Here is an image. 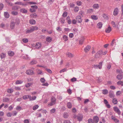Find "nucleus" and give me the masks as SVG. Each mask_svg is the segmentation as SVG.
Here are the masks:
<instances>
[{"instance_id": "24", "label": "nucleus", "mask_w": 123, "mask_h": 123, "mask_svg": "<svg viewBox=\"0 0 123 123\" xmlns=\"http://www.w3.org/2000/svg\"><path fill=\"white\" fill-rule=\"evenodd\" d=\"M46 40L48 42L50 43L52 41V39L51 37H48L46 38Z\"/></svg>"}, {"instance_id": "37", "label": "nucleus", "mask_w": 123, "mask_h": 123, "mask_svg": "<svg viewBox=\"0 0 123 123\" xmlns=\"http://www.w3.org/2000/svg\"><path fill=\"white\" fill-rule=\"evenodd\" d=\"M79 14L80 15V16L81 15L82 16H83L84 15V12L82 11H80L79 12Z\"/></svg>"}, {"instance_id": "38", "label": "nucleus", "mask_w": 123, "mask_h": 123, "mask_svg": "<svg viewBox=\"0 0 123 123\" xmlns=\"http://www.w3.org/2000/svg\"><path fill=\"white\" fill-rule=\"evenodd\" d=\"M93 67L95 68H99V69H100L101 68L100 67V65H94Z\"/></svg>"}, {"instance_id": "12", "label": "nucleus", "mask_w": 123, "mask_h": 123, "mask_svg": "<svg viewBox=\"0 0 123 123\" xmlns=\"http://www.w3.org/2000/svg\"><path fill=\"white\" fill-rule=\"evenodd\" d=\"M123 77V74H118L117 76V78L119 80H122Z\"/></svg>"}, {"instance_id": "47", "label": "nucleus", "mask_w": 123, "mask_h": 123, "mask_svg": "<svg viewBox=\"0 0 123 123\" xmlns=\"http://www.w3.org/2000/svg\"><path fill=\"white\" fill-rule=\"evenodd\" d=\"M37 73L38 74H41L42 73V71L39 69H37Z\"/></svg>"}, {"instance_id": "16", "label": "nucleus", "mask_w": 123, "mask_h": 123, "mask_svg": "<svg viewBox=\"0 0 123 123\" xmlns=\"http://www.w3.org/2000/svg\"><path fill=\"white\" fill-rule=\"evenodd\" d=\"M118 13V9L116 8H115L114 11L113 12V15L114 16H116L117 15Z\"/></svg>"}, {"instance_id": "21", "label": "nucleus", "mask_w": 123, "mask_h": 123, "mask_svg": "<svg viewBox=\"0 0 123 123\" xmlns=\"http://www.w3.org/2000/svg\"><path fill=\"white\" fill-rule=\"evenodd\" d=\"M67 56H68V57L69 58L72 57H73L74 56L73 54L69 52H68L67 54Z\"/></svg>"}, {"instance_id": "2", "label": "nucleus", "mask_w": 123, "mask_h": 123, "mask_svg": "<svg viewBox=\"0 0 123 123\" xmlns=\"http://www.w3.org/2000/svg\"><path fill=\"white\" fill-rule=\"evenodd\" d=\"M93 120L91 118L89 119L88 120V123H97L99 121V118L97 116H95L93 117Z\"/></svg>"}, {"instance_id": "13", "label": "nucleus", "mask_w": 123, "mask_h": 123, "mask_svg": "<svg viewBox=\"0 0 123 123\" xmlns=\"http://www.w3.org/2000/svg\"><path fill=\"white\" fill-rule=\"evenodd\" d=\"M85 40L84 38L83 37H81L79 40V44H82Z\"/></svg>"}, {"instance_id": "48", "label": "nucleus", "mask_w": 123, "mask_h": 123, "mask_svg": "<svg viewBox=\"0 0 123 123\" xmlns=\"http://www.w3.org/2000/svg\"><path fill=\"white\" fill-rule=\"evenodd\" d=\"M55 99L54 97H52L51 99V102L54 103V104H55Z\"/></svg>"}, {"instance_id": "64", "label": "nucleus", "mask_w": 123, "mask_h": 123, "mask_svg": "<svg viewBox=\"0 0 123 123\" xmlns=\"http://www.w3.org/2000/svg\"><path fill=\"white\" fill-rule=\"evenodd\" d=\"M64 123H71L70 121L68 120H66L64 121Z\"/></svg>"}, {"instance_id": "34", "label": "nucleus", "mask_w": 123, "mask_h": 123, "mask_svg": "<svg viewBox=\"0 0 123 123\" xmlns=\"http://www.w3.org/2000/svg\"><path fill=\"white\" fill-rule=\"evenodd\" d=\"M31 17L33 18H36L37 16V15L36 13H32L30 15Z\"/></svg>"}, {"instance_id": "54", "label": "nucleus", "mask_w": 123, "mask_h": 123, "mask_svg": "<svg viewBox=\"0 0 123 123\" xmlns=\"http://www.w3.org/2000/svg\"><path fill=\"white\" fill-rule=\"evenodd\" d=\"M74 10L75 12H77L79 10V8L78 7L76 6Z\"/></svg>"}, {"instance_id": "43", "label": "nucleus", "mask_w": 123, "mask_h": 123, "mask_svg": "<svg viewBox=\"0 0 123 123\" xmlns=\"http://www.w3.org/2000/svg\"><path fill=\"white\" fill-rule=\"evenodd\" d=\"M93 12V10L92 9H88L87 11V12L88 13H92Z\"/></svg>"}, {"instance_id": "6", "label": "nucleus", "mask_w": 123, "mask_h": 123, "mask_svg": "<svg viewBox=\"0 0 123 123\" xmlns=\"http://www.w3.org/2000/svg\"><path fill=\"white\" fill-rule=\"evenodd\" d=\"M77 20V21L78 23H81L82 21V19L80 16H78L75 18Z\"/></svg>"}, {"instance_id": "46", "label": "nucleus", "mask_w": 123, "mask_h": 123, "mask_svg": "<svg viewBox=\"0 0 123 123\" xmlns=\"http://www.w3.org/2000/svg\"><path fill=\"white\" fill-rule=\"evenodd\" d=\"M22 41L25 43H26L28 42V40L27 38H23L22 39Z\"/></svg>"}, {"instance_id": "4", "label": "nucleus", "mask_w": 123, "mask_h": 123, "mask_svg": "<svg viewBox=\"0 0 123 123\" xmlns=\"http://www.w3.org/2000/svg\"><path fill=\"white\" fill-rule=\"evenodd\" d=\"M26 73L28 75H32L34 74L35 73L32 70L29 69L26 71Z\"/></svg>"}, {"instance_id": "40", "label": "nucleus", "mask_w": 123, "mask_h": 123, "mask_svg": "<svg viewBox=\"0 0 123 123\" xmlns=\"http://www.w3.org/2000/svg\"><path fill=\"white\" fill-rule=\"evenodd\" d=\"M36 96H34L33 97H31L30 95V97H29L30 100H35L36 98Z\"/></svg>"}, {"instance_id": "35", "label": "nucleus", "mask_w": 123, "mask_h": 123, "mask_svg": "<svg viewBox=\"0 0 123 123\" xmlns=\"http://www.w3.org/2000/svg\"><path fill=\"white\" fill-rule=\"evenodd\" d=\"M91 18L92 19L95 20H97L98 19L97 17L95 15H92Z\"/></svg>"}, {"instance_id": "61", "label": "nucleus", "mask_w": 123, "mask_h": 123, "mask_svg": "<svg viewBox=\"0 0 123 123\" xmlns=\"http://www.w3.org/2000/svg\"><path fill=\"white\" fill-rule=\"evenodd\" d=\"M55 104H54V103H53L52 102H51L50 103L48 104V105L49 106H50L53 105Z\"/></svg>"}, {"instance_id": "15", "label": "nucleus", "mask_w": 123, "mask_h": 123, "mask_svg": "<svg viewBox=\"0 0 123 123\" xmlns=\"http://www.w3.org/2000/svg\"><path fill=\"white\" fill-rule=\"evenodd\" d=\"M67 107L69 109H70L72 107V105L71 103L70 102H68L67 103Z\"/></svg>"}, {"instance_id": "27", "label": "nucleus", "mask_w": 123, "mask_h": 123, "mask_svg": "<svg viewBox=\"0 0 123 123\" xmlns=\"http://www.w3.org/2000/svg\"><path fill=\"white\" fill-rule=\"evenodd\" d=\"M102 26V24L101 22H99L97 24V27L99 28H101Z\"/></svg>"}, {"instance_id": "18", "label": "nucleus", "mask_w": 123, "mask_h": 123, "mask_svg": "<svg viewBox=\"0 0 123 123\" xmlns=\"http://www.w3.org/2000/svg\"><path fill=\"white\" fill-rule=\"evenodd\" d=\"M20 12L23 13H27V11L25 9L22 8L20 9Z\"/></svg>"}, {"instance_id": "60", "label": "nucleus", "mask_w": 123, "mask_h": 123, "mask_svg": "<svg viewBox=\"0 0 123 123\" xmlns=\"http://www.w3.org/2000/svg\"><path fill=\"white\" fill-rule=\"evenodd\" d=\"M55 111V108L52 109L51 110L50 112L51 113H53Z\"/></svg>"}, {"instance_id": "3", "label": "nucleus", "mask_w": 123, "mask_h": 123, "mask_svg": "<svg viewBox=\"0 0 123 123\" xmlns=\"http://www.w3.org/2000/svg\"><path fill=\"white\" fill-rule=\"evenodd\" d=\"M31 8L30 9V11L31 12H35L36 10L38 8V7L37 6H31Z\"/></svg>"}, {"instance_id": "8", "label": "nucleus", "mask_w": 123, "mask_h": 123, "mask_svg": "<svg viewBox=\"0 0 123 123\" xmlns=\"http://www.w3.org/2000/svg\"><path fill=\"white\" fill-rule=\"evenodd\" d=\"M91 46L89 45L87 46L84 49V50L86 52L88 51L91 49Z\"/></svg>"}, {"instance_id": "45", "label": "nucleus", "mask_w": 123, "mask_h": 123, "mask_svg": "<svg viewBox=\"0 0 123 123\" xmlns=\"http://www.w3.org/2000/svg\"><path fill=\"white\" fill-rule=\"evenodd\" d=\"M117 73L119 74H123V73L122 71L121 70H120L119 69H117Z\"/></svg>"}, {"instance_id": "28", "label": "nucleus", "mask_w": 123, "mask_h": 123, "mask_svg": "<svg viewBox=\"0 0 123 123\" xmlns=\"http://www.w3.org/2000/svg\"><path fill=\"white\" fill-rule=\"evenodd\" d=\"M0 56L1 59L4 58L6 56V54L3 53H1L0 54Z\"/></svg>"}, {"instance_id": "56", "label": "nucleus", "mask_w": 123, "mask_h": 123, "mask_svg": "<svg viewBox=\"0 0 123 123\" xmlns=\"http://www.w3.org/2000/svg\"><path fill=\"white\" fill-rule=\"evenodd\" d=\"M12 14L13 15H17L18 14V13L17 12L13 11L12 12Z\"/></svg>"}, {"instance_id": "14", "label": "nucleus", "mask_w": 123, "mask_h": 123, "mask_svg": "<svg viewBox=\"0 0 123 123\" xmlns=\"http://www.w3.org/2000/svg\"><path fill=\"white\" fill-rule=\"evenodd\" d=\"M111 30V27L110 26L105 30V32L107 33H110Z\"/></svg>"}, {"instance_id": "7", "label": "nucleus", "mask_w": 123, "mask_h": 123, "mask_svg": "<svg viewBox=\"0 0 123 123\" xmlns=\"http://www.w3.org/2000/svg\"><path fill=\"white\" fill-rule=\"evenodd\" d=\"M114 111L117 113L119 115L121 114V112L118 108L117 107L115 106L114 107Z\"/></svg>"}, {"instance_id": "55", "label": "nucleus", "mask_w": 123, "mask_h": 123, "mask_svg": "<svg viewBox=\"0 0 123 123\" xmlns=\"http://www.w3.org/2000/svg\"><path fill=\"white\" fill-rule=\"evenodd\" d=\"M111 24L112 25V26L113 27H116V25L115 24V22L114 21H112L111 22Z\"/></svg>"}, {"instance_id": "22", "label": "nucleus", "mask_w": 123, "mask_h": 123, "mask_svg": "<svg viewBox=\"0 0 123 123\" xmlns=\"http://www.w3.org/2000/svg\"><path fill=\"white\" fill-rule=\"evenodd\" d=\"M29 97H30V95H25L23 97V98L24 100H26L28 98H29Z\"/></svg>"}, {"instance_id": "32", "label": "nucleus", "mask_w": 123, "mask_h": 123, "mask_svg": "<svg viewBox=\"0 0 123 123\" xmlns=\"http://www.w3.org/2000/svg\"><path fill=\"white\" fill-rule=\"evenodd\" d=\"M13 92V89L11 88L8 89L7 90V92L9 93H12Z\"/></svg>"}, {"instance_id": "26", "label": "nucleus", "mask_w": 123, "mask_h": 123, "mask_svg": "<svg viewBox=\"0 0 123 123\" xmlns=\"http://www.w3.org/2000/svg\"><path fill=\"white\" fill-rule=\"evenodd\" d=\"M93 7L95 9H98L99 7V6L98 4H94L93 5Z\"/></svg>"}, {"instance_id": "44", "label": "nucleus", "mask_w": 123, "mask_h": 123, "mask_svg": "<svg viewBox=\"0 0 123 123\" xmlns=\"http://www.w3.org/2000/svg\"><path fill=\"white\" fill-rule=\"evenodd\" d=\"M32 84V83H28L27 84L25 85V86L27 87H28Z\"/></svg>"}, {"instance_id": "10", "label": "nucleus", "mask_w": 123, "mask_h": 123, "mask_svg": "<svg viewBox=\"0 0 123 123\" xmlns=\"http://www.w3.org/2000/svg\"><path fill=\"white\" fill-rule=\"evenodd\" d=\"M114 94L113 92L110 91L109 92V96L110 98H114Z\"/></svg>"}, {"instance_id": "9", "label": "nucleus", "mask_w": 123, "mask_h": 123, "mask_svg": "<svg viewBox=\"0 0 123 123\" xmlns=\"http://www.w3.org/2000/svg\"><path fill=\"white\" fill-rule=\"evenodd\" d=\"M41 46V43H37L35 46L36 48L37 49H40Z\"/></svg>"}, {"instance_id": "20", "label": "nucleus", "mask_w": 123, "mask_h": 123, "mask_svg": "<svg viewBox=\"0 0 123 123\" xmlns=\"http://www.w3.org/2000/svg\"><path fill=\"white\" fill-rule=\"evenodd\" d=\"M4 15L5 17L6 18H8L9 17V15L7 12H4Z\"/></svg>"}, {"instance_id": "53", "label": "nucleus", "mask_w": 123, "mask_h": 123, "mask_svg": "<svg viewBox=\"0 0 123 123\" xmlns=\"http://www.w3.org/2000/svg\"><path fill=\"white\" fill-rule=\"evenodd\" d=\"M67 70V69L66 68H64L63 69H62L60 71V73H62V72H64L65 71H66Z\"/></svg>"}, {"instance_id": "33", "label": "nucleus", "mask_w": 123, "mask_h": 123, "mask_svg": "<svg viewBox=\"0 0 123 123\" xmlns=\"http://www.w3.org/2000/svg\"><path fill=\"white\" fill-rule=\"evenodd\" d=\"M117 99L116 98H114L112 100V102L114 104H116L117 103Z\"/></svg>"}, {"instance_id": "11", "label": "nucleus", "mask_w": 123, "mask_h": 123, "mask_svg": "<svg viewBox=\"0 0 123 123\" xmlns=\"http://www.w3.org/2000/svg\"><path fill=\"white\" fill-rule=\"evenodd\" d=\"M15 26V23L14 21H12L10 25V28L12 29L14 28Z\"/></svg>"}, {"instance_id": "23", "label": "nucleus", "mask_w": 123, "mask_h": 123, "mask_svg": "<svg viewBox=\"0 0 123 123\" xmlns=\"http://www.w3.org/2000/svg\"><path fill=\"white\" fill-rule=\"evenodd\" d=\"M108 93V91L106 89H105L102 90V93L104 95L107 94Z\"/></svg>"}, {"instance_id": "5", "label": "nucleus", "mask_w": 123, "mask_h": 123, "mask_svg": "<svg viewBox=\"0 0 123 123\" xmlns=\"http://www.w3.org/2000/svg\"><path fill=\"white\" fill-rule=\"evenodd\" d=\"M103 52L101 50H100L98 51L95 55V57L96 58H99L100 55H103Z\"/></svg>"}, {"instance_id": "19", "label": "nucleus", "mask_w": 123, "mask_h": 123, "mask_svg": "<svg viewBox=\"0 0 123 123\" xmlns=\"http://www.w3.org/2000/svg\"><path fill=\"white\" fill-rule=\"evenodd\" d=\"M8 55L10 56H13L14 55V52L11 51H9L8 52Z\"/></svg>"}, {"instance_id": "57", "label": "nucleus", "mask_w": 123, "mask_h": 123, "mask_svg": "<svg viewBox=\"0 0 123 123\" xmlns=\"http://www.w3.org/2000/svg\"><path fill=\"white\" fill-rule=\"evenodd\" d=\"M28 4L30 5L36 4L37 3L34 2H28Z\"/></svg>"}, {"instance_id": "17", "label": "nucleus", "mask_w": 123, "mask_h": 123, "mask_svg": "<svg viewBox=\"0 0 123 123\" xmlns=\"http://www.w3.org/2000/svg\"><path fill=\"white\" fill-rule=\"evenodd\" d=\"M29 23L31 25L35 24L36 23L35 20L32 19H30L29 20Z\"/></svg>"}, {"instance_id": "50", "label": "nucleus", "mask_w": 123, "mask_h": 123, "mask_svg": "<svg viewBox=\"0 0 123 123\" xmlns=\"http://www.w3.org/2000/svg\"><path fill=\"white\" fill-rule=\"evenodd\" d=\"M4 7V5L2 3H0V11Z\"/></svg>"}, {"instance_id": "39", "label": "nucleus", "mask_w": 123, "mask_h": 123, "mask_svg": "<svg viewBox=\"0 0 123 123\" xmlns=\"http://www.w3.org/2000/svg\"><path fill=\"white\" fill-rule=\"evenodd\" d=\"M77 118L79 121H81L82 120V116L80 115L78 116H77Z\"/></svg>"}, {"instance_id": "42", "label": "nucleus", "mask_w": 123, "mask_h": 123, "mask_svg": "<svg viewBox=\"0 0 123 123\" xmlns=\"http://www.w3.org/2000/svg\"><path fill=\"white\" fill-rule=\"evenodd\" d=\"M38 107L39 106L38 105H36L33 106V109L34 110H35L38 108Z\"/></svg>"}, {"instance_id": "31", "label": "nucleus", "mask_w": 123, "mask_h": 123, "mask_svg": "<svg viewBox=\"0 0 123 123\" xmlns=\"http://www.w3.org/2000/svg\"><path fill=\"white\" fill-rule=\"evenodd\" d=\"M20 23V20L18 18L16 19L15 23L16 25H19Z\"/></svg>"}, {"instance_id": "58", "label": "nucleus", "mask_w": 123, "mask_h": 123, "mask_svg": "<svg viewBox=\"0 0 123 123\" xmlns=\"http://www.w3.org/2000/svg\"><path fill=\"white\" fill-rule=\"evenodd\" d=\"M71 80L72 82H74L76 81V79L75 77H73L71 79Z\"/></svg>"}, {"instance_id": "30", "label": "nucleus", "mask_w": 123, "mask_h": 123, "mask_svg": "<svg viewBox=\"0 0 123 123\" xmlns=\"http://www.w3.org/2000/svg\"><path fill=\"white\" fill-rule=\"evenodd\" d=\"M37 63V61L35 60H32L30 63V64L31 65H34L36 64Z\"/></svg>"}, {"instance_id": "25", "label": "nucleus", "mask_w": 123, "mask_h": 123, "mask_svg": "<svg viewBox=\"0 0 123 123\" xmlns=\"http://www.w3.org/2000/svg\"><path fill=\"white\" fill-rule=\"evenodd\" d=\"M111 119L113 120L116 123L119 122V120L115 118L113 116L111 117Z\"/></svg>"}, {"instance_id": "29", "label": "nucleus", "mask_w": 123, "mask_h": 123, "mask_svg": "<svg viewBox=\"0 0 123 123\" xmlns=\"http://www.w3.org/2000/svg\"><path fill=\"white\" fill-rule=\"evenodd\" d=\"M63 38L65 41H66L68 40V37L66 35H64L63 36Z\"/></svg>"}, {"instance_id": "36", "label": "nucleus", "mask_w": 123, "mask_h": 123, "mask_svg": "<svg viewBox=\"0 0 123 123\" xmlns=\"http://www.w3.org/2000/svg\"><path fill=\"white\" fill-rule=\"evenodd\" d=\"M68 114L66 112H64L63 114V116L64 118H67L68 117Z\"/></svg>"}, {"instance_id": "49", "label": "nucleus", "mask_w": 123, "mask_h": 123, "mask_svg": "<svg viewBox=\"0 0 123 123\" xmlns=\"http://www.w3.org/2000/svg\"><path fill=\"white\" fill-rule=\"evenodd\" d=\"M117 84L118 85H123V82L122 81H120L117 82Z\"/></svg>"}, {"instance_id": "63", "label": "nucleus", "mask_w": 123, "mask_h": 123, "mask_svg": "<svg viewBox=\"0 0 123 123\" xmlns=\"http://www.w3.org/2000/svg\"><path fill=\"white\" fill-rule=\"evenodd\" d=\"M56 30L58 31H62V29L59 27H58L56 28Z\"/></svg>"}, {"instance_id": "52", "label": "nucleus", "mask_w": 123, "mask_h": 123, "mask_svg": "<svg viewBox=\"0 0 123 123\" xmlns=\"http://www.w3.org/2000/svg\"><path fill=\"white\" fill-rule=\"evenodd\" d=\"M23 81L21 80H17L16 82V83L17 84H21L22 83Z\"/></svg>"}, {"instance_id": "41", "label": "nucleus", "mask_w": 123, "mask_h": 123, "mask_svg": "<svg viewBox=\"0 0 123 123\" xmlns=\"http://www.w3.org/2000/svg\"><path fill=\"white\" fill-rule=\"evenodd\" d=\"M9 99L8 98H6L3 99V102H6L9 101Z\"/></svg>"}, {"instance_id": "51", "label": "nucleus", "mask_w": 123, "mask_h": 123, "mask_svg": "<svg viewBox=\"0 0 123 123\" xmlns=\"http://www.w3.org/2000/svg\"><path fill=\"white\" fill-rule=\"evenodd\" d=\"M67 15V12H64L62 16L64 17H66Z\"/></svg>"}, {"instance_id": "62", "label": "nucleus", "mask_w": 123, "mask_h": 123, "mask_svg": "<svg viewBox=\"0 0 123 123\" xmlns=\"http://www.w3.org/2000/svg\"><path fill=\"white\" fill-rule=\"evenodd\" d=\"M41 82L42 83H43L45 81V80L43 78H41L40 80Z\"/></svg>"}, {"instance_id": "59", "label": "nucleus", "mask_w": 123, "mask_h": 123, "mask_svg": "<svg viewBox=\"0 0 123 123\" xmlns=\"http://www.w3.org/2000/svg\"><path fill=\"white\" fill-rule=\"evenodd\" d=\"M16 109L17 110L20 111L21 110V107L20 106H17L16 108Z\"/></svg>"}, {"instance_id": "1", "label": "nucleus", "mask_w": 123, "mask_h": 123, "mask_svg": "<svg viewBox=\"0 0 123 123\" xmlns=\"http://www.w3.org/2000/svg\"><path fill=\"white\" fill-rule=\"evenodd\" d=\"M38 28L36 26H32L30 27V29H28L26 30L25 33L27 34L31 33L35 30H38Z\"/></svg>"}]
</instances>
